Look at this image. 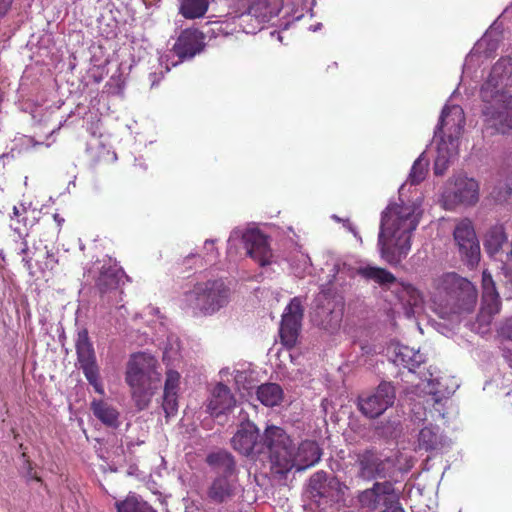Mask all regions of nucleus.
<instances>
[{"instance_id":"19","label":"nucleus","mask_w":512,"mask_h":512,"mask_svg":"<svg viewBox=\"0 0 512 512\" xmlns=\"http://www.w3.org/2000/svg\"><path fill=\"white\" fill-rule=\"evenodd\" d=\"M246 254L261 267L272 263L273 253L269 244V237L257 228L247 229L242 235Z\"/></svg>"},{"instance_id":"27","label":"nucleus","mask_w":512,"mask_h":512,"mask_svg":"<svg viewBox=\"0 0 512 512\" xmlns=\"http://www.w3.org/2000/svg\"><path fill=\"white\" fill-rule=\"evenodd\" d=\"M341 498V483L333 478L328 481L324 489L315 494L311 499L320 510H327Z\"/></svg>"},{"instance_id":"29","label":"nucleus","mask_w":512,"mask_h":512,"mask_svg":"<svg viewBox=\"0 0 512 512\" xmlns=\"http://www.w3.org/2000/svg\"><path fill=\"white\" fill-rule=\"evenodd\" d=\"M232 476L219 475L208 489V497L216 503H223L234 495L235 486Z\"/></svg>"},{"instance_id":"41","label":"nucleus","mask_w":512,"mask_h":512,"mask_svg":"<svg viewBox=\"0 0 512 512\" xmlns=\"http://www.w3.org/2000/svg\"><path fill=\"white\" fill-rule=\"evenodd\" d=\"M360 349H361L363 355H374V354L378 353L377 347L368 342L361 343Z\"/></svg>"},{"instance_id":"13","label":"nucleus","mask_w":512,"mask_h":512,"mask_svg":"<svg viewBox=\"0 0 512 512\" xmlns=\"http://www.w3.org/2000/svg\"><path fill=\"white\" fill-rule=\"evenodd\" d=\"M512 77V59L501 57L492 67L491 72L481 87L483 102H493L500 94H509L505 88Z\"/></svg>"},{"instance_id":"12","label":"nucleus","mask_w":512,"mask_h":512,"mask_svg":"<svg viewBox=\"0 0 512 512\" xmlns=\"http://www.w3.org/2000/svg\"><path fill=\"white\" fill-rule=\"evenodd\" d=\"M76 353L79 367L82 369L87 381L98 394L104 395V386L100 379L95 351L89 340L87 330H82L78 333Z\"/></svg>"},{"instance_id":"33","label":"nucleus","mask_w":512,"mask_h":512,"mask_svg":"<svg viewBox=\"0 0 512 512\" xmlns=\"http://www.w3.org/2000/svg\"><path fill=\"white\" fill-rule=\"evenodd\" d=\"M209 8V0H179L178 13L185 19L202 18Z\"/></svg>"},{"instance_id":"50","label":"nucleus","mask_w":512,"mask_h":512,"mask_svg":"<svg viewBox=\"0 0 512 512\" xmlns=\"http://www.w3.org/2000/svg\"><path fill=\"white\" fill-rule=\"evenodd\" d=\"M50 262H55V259L53 256H51Z\"/></svg>"},{"instance_id":"40","label":"nucleus","mask_w":512,"mask_h":512,"mask_svg":"<svg viewBox=\"0 0 512 512\" xmlns=\"http://www.w3.org/2000/svg\"><path fill=\"white\" fill-rule=\"evenodd\" d=\"M20 461L22 464H19L20 471L25 475L27 480L29 481L31 478V464L29 457L27 456V453L25 451L22 452Z\"/></svg>"},{"instance_id":"20","label":"nucleus","mask_w":512,"mask_h":512,"mask_svg":"<svg viewBox=\"0 0 512 512\" xmlns=\"http://www.w3.org/2000/svg\"><path fill=\"white\" fill-rule=\"evenodd\" d=\"M205 45V35L199 29L182 30L172 47V52L178 57L173 65L192 59L204 50Z\"/></svg>"},{"instance_id":"23","label":"nucleus","mask_w":512,"mask_h":512,"mask_svg":"<svg viewBox=\"0 0 512 512\" xmlns=\"http://www.w3.org/2000/svg\"><path fill=\"white\" fill-rule=\"evenodd\" d=\"M181 375L175 370H168L164 383L161 407L168 420L178 412V392L180 388Z\"/></svg>"},{"instance_id":"11","label":"nucleus","mask_w":512,"mask_h":512,"mask_svg":"<svg viewBox=\"0 0 512 512\" xmlns=\"http://www.w3.org/2000/svg\"><path fill=\"white\" fill-rule=\"evenodd\" d=\"M501 310V299L497 292L495 282L489 272L482 273V299L480 311L477 314L475 330L484 334L495 317Z\"/></svg>"},{"instance_id":"25","label":"nucleus","mask_w":512,"mask_h":512,"mask_svg":"<svg viewBox=\"0 0 512 512\" xmlns=\"http://www.w3.org/2000/svg\"><path fill=\"white\" fill-rule=\"evenodd\" d=\"M235 403V398L230 389L223 383H218L213 389L208 410L211 415L219 416L230 411L235 406Z\"/></svg>"},{"instance_id":"34","label":"nucleus","mask_w":512,"mask_h":512,"mask_svg":"<svg viewBox=\"0 0 512 512\" xmlns=\"http://www.w3.org/2000/svg\"><path fill=\"white\" fill-rule=\"evenodd\" d=\"M507 243V235L503 226L498 225L490 229L487 234L485 247L491 254L499 252L503 245Z\"/></svg>"},{"instance_id":"45","label":"nucleus","mask_w":512,"mask_h":512,"mask_svg":"<svg viewBox=\"0 0 512 512\" xmlns=\"http://www.w3.org/2000/svg\"><path fill=\"white\" fill-rule=\"evenodd\" d=\"M22 261L25 263V265L30 269V263L29 260L26 257H23Z\"/></svg>"},{"instance_id":"39","label":"nucleus","mask_w":512,"mask_h":512,"mask_svg":"<svg viewBox=\"0 0 512 512\" xmlns=\"http://www.w3.org/2000/svg\"><path fill=\"white\" fill-rule=\"evenodd\" d=\"M456 154H457V152H449V154H448L445 151L440 153V151L438 150V157H437V159L435 161V165H434V173L436 175H442L446 169V164H447L449 158Z\"/></svg>"},{"instance_id":"35","label":"nucleus","mask_w":512,"mask_h":512,"mask_svg":"<svg viewBox=\"0 0 512 512\" xmlns=\"http://www.w3.org/2000/svg\"><path fill=\"white\" fill-rule=\"evenodd\" d=\"M117 512H156L147 502L139 500L134 495H129L122 501L115 503Z\"/></svg>"},{"instance_id":"48","label":"nucleus","mask_w":512,"mask_h":512,"mask_svg":"<svg viewBox=\"0 0 512 512\" xmlns=\"http://www.w3.org/2000/svg\"><path fill=\"white\" fill-rule=\"evenodd\" d=\"M333 68H337V63L334 62L333 65H332Z\"/></svg>"},{"instance_id":"6","label":"nucleus","mask_w":512,"mask_h":512,"mask_svg":"<svg viewBox=\"0 0 512 512\" xmlns=\"http://www.w3.org/2000/svg\"><path fill=\"white\" fill-rule=\"evenodd\" d=\"M273 429H280V427L268 426L263 436H260L259 429L254 423L243 422L231 439L232 447L245 456L267 455L272 463L276 447V441L270 434Z\"/></svg>"},{"instance_id":"32","label":"nucleus","mask_w":512,"mask_h":512,"mask_svg":"<svg viewBox=\"0 0 512 512\" xmlns=\"http://www.w3.org/2000/svg\"><path fill=\"white\" fill-rule=\"evenodd\" d=\"M13 217L11 218V228L18 235L21 242L19 250L22 254H27L29 251V244L27 238L30 235V227L27 226V217L20 218L22 215L19 208L14 206Z\"/></svg>"},{"instance_id":"49","label":"nucleus","mask_w":512,"mask_h":512,"mask_svg":"<svg viewBox=\"0 0 512 512\" xmlns=\"http://www.w3.org/2000/svg\"><path fill=\"white\" fill-rule=\"evenodd\" d=\"M21 87L24 86V77L22 78Z\"/></svg>"},{"instance_id":"31","label":"nucleus","mask_w":512,"mask_h":512,"mask_svg":"<svg viewBox=\"0 0 512 512\" xmlns=\"http://www.w3.org/2000/svg\"><path fill=\"white\" fill-rule=\"evenodd\" d=\"M257 399L267 407H274L281 404L284 392L277 383H265L257 388Z\"/></svg>"},{"instance_id":"21","label":"nucleus","mask_w":512,"mask_h":512,"mask_svg":"<svg viewBox=\"0 0 512 512\" xmlns=\"http://www.w3.org/2000/svg\"><path fill=\"white\" fill-rule=\"evenodd\" d=\"M387 462L388 459H383L374 448L365 449L358 453L356 459V464L359 467V475L367 480L376 477H384Z\"/></svg>"},{"instance_id":"38","label":"nucleus","mask_w":512,"mask_h":512,"mask_svg":"<svg viewBox=\"0 0 512 512\" xmlns=\"http://www.w3.org/2000/svg\"><path fill=\"white\" fill-rule=\"evenodd\" d=\"M500 338L501 349L511 351L510 345H512V318L507 319L500 327L498 331Z\"/></svg>"},{"instance_id":"47","label":"nucleus","mask_w":512,"mask_h":512,"mask_svg":"<svg viewBox=\"0 0 512 512\" xmlns=\"http://www.w3.org/2000/svg\"><path fill=\"white\" fill-rule=\"evenodd\" d=\"M80 1H81V0H72V3H73V4H76V3L80 2Z\"/></svg>"},{"instance_id":"2","label":"nucleus","mask_w":512,"mask_h":512,"mask_svg":"<svg viewBox=\"0 0 512 512\" xmlns=\"http://www.w3.org/2000/svg\"><path fill=\"white\" fill-rule=\"evenodd\" d=\"M433 302L440 308L443 318L452 314L470 313L477 302L475 286L456 273L444 274L433 281Z\"/></svg>"},{"instance_id":"24","label":"nucleus","mask_w":512,"mask_h":512,"mask_svg":"<svg viewBox=\"0 0 512 512\" xmlns=\"http://www.w3.org/2000/svg\"><path fill=\"white\" fill-rule=\"evenodd\" d=\"M445 445V435L438 425L429 423L423 426L417 435L416 450L435 452Z\"/></svg>"},{"instance_id":"9","label":"nucleus","mask_w":512,"mask_h":512,"mask_svg":"<svg viewBox=\"0 0 512 512\" xmlns=\"http://www.w3.org/2000/svg\"><path fill=\"white\" fill-rule=\"evenodd\" d=\"M357 274L366 280H372L380 286L398 283L396 295L401 303L410 310L421 307L424 298L422 293L412 284L397 281L396 277L387 269L375 266H365L357 269Z\"/></svg>"},{"instance_id":"28","label":"nucleus","mask_w":512,"mask_h":512,"mask_svg":"<svg viewBox=\"0 0 512 512\" xmlns=\"http://www.w3.org/2000/svg\"><path fill=\"white\" fill-rule=\"evenodd\" d=\"M425 362V356L419 350L406 345H397L395 347L394 363L407 368L409 371H415Z\"/></svg>"},{"instance_id":"43","label":"nucleus","mask_w":512,"mask_h":512,"mask_svg":"<svg viewBox=\"0 0 512 512\" xmlns=\"http://www.w3.org/2000/svg\"><path fill=\"white\" fill-rule=\"evenodd\" d=\"M162 78V73H160L159 75L157 73H151L149 75V80L151 82V86L153 87L154 85H156L160 79Z\"/></svg>"},{"instance_id":"15","label":"nucleus","mask_w":512,"mask_h":512,"mask_svg":"<svg viewBox=\"0 0 512 512\" xmlns=\"http://www.w3.org/2000/svg\"><path fill=\"white\" fill-rule=\"evenodd\" d=\"M303 316L302 302L300 298L294 297L284 310L279 329L281 343L288 349L297 343Z\"/></svg>"},{"instance_id":"30","label":"nucleus","mask_w":512,"mask_h":512,"mask_svg":"<svg viewBox=\"0 0 512 512\" xmlns=\"http://www.w3.org/2000/svg\"><path fill=\"white\" fill-rule=\"evenodd\" d=\"M91 410L94 416L108 427L117 428L119 426L118 410L103 400H93L91 402Z\"/></svg>"},{"instance_id":"44","label":"nucleus","mask_w":512,"mask_h":512,"mask_svg":"<svg viewBox=\"0 0 512 512\" xmlns=\"http://www.w3.org/2000/svg\"><path fill=\"white\" fill-rule=\"evenodd\" d=\"M511 351L502 349L504 357L509 361L510 366H512V345H510Z\"/></svg>"},{"instance_id":"37","label":"nucleus","mask_w":512,"mask_h":512,"mask_svg":"<svg viewBox=\"0 0 512 512\" xmlns=\"http://www.w3.org/2000/svg\"><path fill=\"white\" fill-rule=\"evenodd\" d=\"M327 474L324 471L314 473L309 480V493L312 498L328 484Z\"/></svg>"},{"instance_id":"17","label":"nucleus","mask_w":512,"mask_h":512,"mask_svg":"<svg viewBox=\"0 0 512 512\" xmlns=\"http://www.w3.org/2000/svg\"><path fill=\"white\" fill-rule=\"evenodd\" d=\"M124 275V270L116 262L112 263L109 260L108 264H103L95 282L96 289L103 302L111 304L113 298L123 293L119 290V287Z\"/></svg>"},{"instance_id":"16","label":"nucleus","mask_w":512,"mask_h":512,"mask_svg":"<svg viewBox=\"0 0 512 512\" xmlns=\"http://www.w3.org/2000/svg\"><path fill=\"white\" fill-rule=\"evenodd\" d=\"M399 494L396 492L394 484L390 481L375 482L369 489L362 491L358 496V501L362 508L373 512H381L392 503H396Z\"/></svg>"},{"instance_id":"46","label":"nucleus","mask_w":512,"mask_h":512,"mask_svg":"<svg viewBox=\"0 0 512 512\" xmlns=\"http://www.w3.org/2000/svg\"><path fill=\"white\" fill-rule=\"evenodd\" d=\"M33 479H34V481H41V479L39 477H37L36 475L33 476Z\"/></svg>"},{"instance_id":"42","label":"nucleus","mask_w":512,"mask_h":512,"mask_svg":"<svg viewBox=\"0 0 512 512\" xmlns=\"http://www.w3.org/2000/svg\"><path fill=\"white\" fill-rule=\"evenodd\" d=\"M13 0H0V17L5 16L11 8Z\"/></svg>"},{"instance_id":"7","label":"nucleus","mask_w":512,"mask_h":512,"mask_svg":"<svg viewBox=\"0 0 512 512\" xmlns=\"http://www.w3.org/2000/svg\"><path fill=\"white\" fill-rule=\"evenodd\" d=\"M229 289L222 281L197 283L193 290L185 294V304L194 315L212 314L228 301Z\"/></svg>"},{"instance_id":"5","label":"nucleus","mask_w":512,"mask_h":512,"mask_svg":"<svg viewBox=\"0 0 512 512\" xmlns=\"http://www.w3.org/2000/svg\"><path fill=\"white\" fill-rule=\"evenodd\" d=\"M236 19L243 32L255 34L277 17L283 0H235Z\"/></svg>"},{"instance_id":"36","label":"nucleus","mask_w":512,"mask_h":512,"mask_svg":"<svg viewBox=\"0 0 512 512\" xmlns=\"http://www.w3.org/2000/svg\"><path fill=\"white\" fill-rule=\"evenodd\" d=\"M428 171V163L422 157H419L413 164L409 174L411 184H419L426 177Z\"/></svg>"},{"instance_id":"22","label":"nucleus","mask_w":512,"mask_h":512,"mask_svg":"<svg viewBox=\"0 0 512 512\" xmlns=\"http://www.w3.org/2000/svg\"><path fill=\"white\" fill-rule=\"evenodd\" d=\"M447 197L455 204L474 205L479 200V184L473 178L458 176Z\"/></svg>"},{"instance_id":"10","label":"nucleus","mask_w":512,"mask_h":512,"mask_svg":"<svg viewBox=\"0 0 512 512\" xmlns=\"http://www.w3.org/2000/svg\"><path fill=\"white\" fill-rule=\"evenodd\" d=\"M483 109V131L489 135L506 134L512 130V95L500 94Z\"/></svg>"},{"instance_id":"14","label":"nucleus","mask_w":512,"mask_h":512,"mask_svg":"<svg viewBox=\"0 0 512 512\" xmlns=\"http://www.w3.org/2000/svg\"><path fill=\"white\" fill-rule=\"evenodd\" d=\"M395 398L393 385L382 382L371 394L359 397L358 407L363 415L375 419L394 404Z\"/></svg>"},{"instance_id":"26","label":"nucleus","mask_w":512,"mask_h":512,"mask_svg":"<svg viewBox=\"0 0 512 512\" xmlns=\"http://www.w3.org/2000/svg\"><path fill=\"white\" fill-rule=\"evenodd\" d=\"M206 463L223 476H235L236 462L231 453L219 450L207 455Z\"/></svg>"},{"instance_id":"3","label":"nucleus","mask_w":512,"mask_h":512,"mask_svg":"<svg viewBox=\"0 0 512 512\" xmlns=\"http://www.w3.org/2000/svg\"><path fill=\"white\" fill-rule=\"evenodd\" d=\"M157 359L147 353L131 356L127 363L125 381L131 389V397L138 408L144 410L161 386V373Z\"/></svg>"},{"instance_id":"1","label":"nucleus","mask_w":512,"mask_h":512,"mask_svg":"<svg viewBox=\"0 0 512 512\" xmlns=\"http://www.w3.org/2000/svg\"><path fill=\"white\" fill-rule=\"evenodd\" d=\"M422 216L417 202L389 204L382 212L378 245L381 257L389 264H397L411 249L412 233Z\"/></svg>"},{"instance_id":"4","label":"nucleus","mask_w":512,"mask_h":512,"mask_svg":"<svg viewBox=\"0 0 512 512\" xmlns=\"http://www.w3.org/2000/svg\"><path fill=\"white\" fill-rule=\"evenodd\" d=\"M270 434L276 441L272 464L280 471H290L292 468L305 470L319 462L322 453L317 442L302 441L295 451L292 440L282 428L273 429Z\"/></svg>"},{"instance_id":"18","label":"nucleus","mask_w":512,"mask_h":512,"mask_svg":"<svg viewBox=\"0 0 512 512\" xmlns=\"http://www.w3.org/2000/svg\"><path fill=\"white\" fill-rule=\"evenodd\" d=\"M454 240L462 258L474 265L480 258V246L472 222L469 219L461 220L454 229Z\"/></svg>"},{"instance_id":"8","label":"nucleus","mask_w":512,"mask_h":512,"mask_svg":"<svg viewBox=\"0 0 512 512\" xmlns=\"http://www.w3.org/2000/svg\"><path fill=\"white\" fill-rule=\"evenodd\" d=\"M465 126L464 110L459 105H446L442 109L434 137L439 139L438 150L457 152L459 139Z\"/></svg>"}]
</instances>
